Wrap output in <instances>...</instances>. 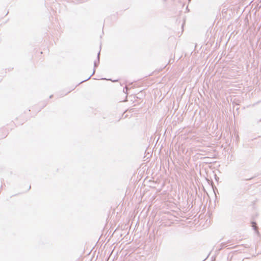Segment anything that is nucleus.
Here are the masks:
<instances>
[{
	"mask_svg": "<svg viewBox=\"0 0 261 261\" xmlns=\"http://www.w3.org/2000/svg\"><path fill=\"white\" fill-rule=\"evenodd\" d=\"M99 56H100V51H99V53L97 54V62L95 61L94 63V67H97L99 63Z\"/></svg>",
	"mask_w": 261,
	"mask_h": 261,
	"instance_id": "obj_1",
	"label": "nucleus"
},
{
	"mask_svg": "<svg viewBox=\"0 0 261 261\" xmlns=\"http://www.w3.org/2000/svg\"><path fill=\"white\" fill-rule=\"evenodd\" d=\"M95 69H94L93 72V73L92 74V75H90V76H89L87 79L85 80H84V81H83L81 82V83H83V82H85V81H86L88 80L89 79H90V77H91V76H92V75L95 73Z\"/></svg>",
	"mask_w": 261,
	"mask_h": 261,
	"instance_id": "obj_2",
	"label": "nucleus"
},
{
	"mask_svg": "<svg viewBox=\"0 0 261 261\" xmlns=\"http://www.w3.org/2000/svg\"><path fill=\"white\" fill-rule=\"evenodd\" d=\"M256 224L255 222H252V227L255 230H257Z\"/></svg>",
	"mask_w": 261,
	"mask_h": 261,
	"instance_id": "obj_3",
	"label": "nucleus"
},
{
	"mask_svg": "<svg viewBox=\"0 0 261 261\" xmlns=\"http://www.w3.org/2000/svg\"><path fill=\"white\" fill-rule=\"evenodd\" d=\"M261 122V119H260L259 120H258V121H257V122Z\"/></svg>",
	"mask_w": 261,
	"mask_h": 261,
	"instance_id": "obj_4",
	"label": "nucleus"
},
{
	"mask_svg": "<svg viewBox=\"0 0 261 261\" xmlns=\"http://www.w3.org/2000/svg\"><path fill=\"white\" fill-rule=\"evenodd\" d=\"M125 89H126V92L127 91V88L126 87Z\"/></svg>",
	"mask_w": 261,
	"mask_h": 261,
	"instance_id": "obj_5",
	"label": "nucleus"
}]
</instances>
